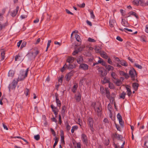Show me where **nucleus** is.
Returning <instances> with one entry per match:
<instances>
[{"label":"nucleus","instance_id":"12","mask_svg":"<svg viewBox=\"0 0 148 148\" xmlns=\"http://www.w3.org/2000/svg\"><path fill=\"white\" fill-rule=\"evenodd\" d=\"M139 2L142 4L144 3V1L143 0H134L132 1L133 3L137 5H138Z\"/></svg>","mask_w":148,"mask_h":148},{"label":"nucleus","instance_id":"46","mask_svg":"<svg viewBox=\"0 0 148 148\" xmlns=\"http://www.w3.org/2000/svg\"><path fill=\"white\" fill-rule=\"evenodd\" d=\"M67 67V65H66V64H65L64 66L62 67V68L61 69V71L63 72H64V70H65V68Z\"/></svg>","mask_w":148,"mask_h":148},{"label":"nucleus","instance_id":"1","mask_svg":"<svg viewBox=\"0 0 148 148\" xmlns=\"http://www.w3.org/2000/svg\"><path fill=\"white\" fill-rule=\"evenodd\" d=\"M91 106L94 108L98 116H101L102 114L101 104L99 103L93 102L92 103Z\"/></svg>","mask_w":148,"mask_h":148},{"label":"nucleus","instance_id":"17","mask_svg":"<svg viewBox=\"0 0 148 148\" xmlns=\"http://www.w3.org/2000/svg\"><path fill=\"white\" fill-rule=\"evenodd\" d=\"M14 74V71L13 70H10L9 71L8 76L9 77H12Z\"/></svg>","mask_w":148,"mask_h":148},{"label":"nucleus","instance_id":"13","mask_svg":"<svg viewBox=\"0 0 148 148\" xmlns=\"http://www.w3.org/2000/svg\"><path fill=\"white\" fill-rule=\"evenodd\" d=\"M98 58L99 60L98 61L97 63L98 64H101L103 66L105 65L106 64V62H104V61L100 57H98Z\"/></svg>","mask_w":148,"mask_h":148},{"label":"nucleus","instance_id":"57","mask_svg":"<svg viewBox=\"0 0 148 148\" xmlns=\"http://www.w3.org/2000/svg\"><path fill=\"white\" fill-rule=\"evenodd\" d=\"M65 11H66V12L68 14H70L71 15L73 14L71 12H70L69 10H68L67 9H66Z\"/></svg>","mask_w":148,"mask_h":148},{"label":"nucleus","instance_id":"35","mask_svg":"<svg viewBox=\"0 0 148 148\" xmlns=\"http://www.w3.org/2000/svg\"><path fill=\"white\" fill-rule=\"evenodd\" d=\"M55 142L53 145V147L54 148H55V147L56 146V145H57L58 142V138H57L56 137H55Z\"/></svg>","mask_w":148,"mask_h":148},{"label":"nucleus","instance_id":"27","mask_svg":"<svg viewBox=\"0 0 148 148\" xmlns=\"http://www.w3.org/2000/svg\"><path fill=\"white\" fill-rule=\"evenodd\" d=\"M5 52L3 50L1 51V60H3L5 58Z\"/></svg>","mask_w":148,"mask_h":148},{"label":"nucleus","instance_id":"61","mask_svg":"<svg viewBox=\"0 0 148 148\" xmlns=\"http://www.w3.org/2000/svg\"><path fill=\"white\" fill-rule=\"evenodd\" d=\"M22 42V40H21L17 42V46L18 47H19L20 46Z\"/></svg>","mask_w":148,"mask_h":148},{"label":"nucleus","instance_id":"63","mask_svg":"<svg viewBox=\"0 0 148 148\" xmlns=\"http://www.w3.org/2000/svg\"><path fill=\"white\" fill-rule=\"evenodd\" d=\"M86 23L88 25H89L90 26H92V24L91 23L90 21H88V20H87L86 21Z\"/></svg>","mask_w":148,"mask_h":148},{"label":"nucleus","instance_id":"31","mask_svg":"<svg viewBox=\"0 0 148 148\" xmlns=\"http://www.w3.org/2000/svg\"><path fill=\"white\" fill-rule=\"evenodd\" d=\"M78 86L77 84H75L73 86V88L72 89V91L73 92H76V90H77Z\"/></svg>","mask_w":148,"mask_h":148},{"label":"nucleus","instance_id":"47","mask_svg":"<svg viewBox=\"0 0 148 148\" xmlns=\"http://www.w3.org/2000/svg\"><path fill=\"white\" fill-rule=\"evenodd\" d=\"M117 117L118 120L122 119V117L119 113L117 115Z\"/></svg>","mask_w":148,"mask_h":148},{"label":"nucleus","instance_id":"25","mask_svg":"<svg viewBox=\"0 0 148 148\" xmlns=\"http://www.w3.org/2000/svg\"><path fill=\"white\" fill-rule=\"evenodd\" d=\"M120 63L122 66H127V63L124 60H121L120 61Z\"/></svg>","mask_w":148,"mask_h":148},{"label":"nucleus","instance_id":"30","mask_svg":"<svg viewBox=\"0 0 148 148\" xmlns=\"http://www.w3.org/2000/svg\"><path fill=\"white\" fill-rule=\"evenodd\" d=\"M126 95V93L124 92H123L120 95V98L123 99H124L125 97V96Z\"/></svg>","mask_w":148,"mask_h":148},{"label":"nucleus","instance_id":"38","mask_svg":"<svg viewBox=\"0 0 148 148\" xmlns=\"http://www.w3.org/2000/svg\"><path fill=\"white\" fill-rule=\"evenodd\" d=\"M6 25V23L2 24L0 22V30H2L3 28Z\"/></svg>","mask_w":148,"mask_h":148},{"label":"nucleus","instance_id":"41","mask_svg":"<svg viewBox=\"0 0 148 148\" xmlns=\"http://www.w3.org/2000/svg\"><path fill=\"white\" fill-rule=\"evenodd\" d=\"M100 90L102 94H103L105 93V90L103 87L102 86H101L100 87Z\"/></svg>","mask_w":148,"mask_h":148},{"label":"nucleus","instance_id":"23","mask_svg":"<svg viewBox=\"0 0 148 148\" xmlns=\"http://www.w3.org/2000/svg\"><path fill=\"white\" fill-rule=\"evenodd\" d=\"M74 61V58L72 57H69L67 60V62L70 63H72Z\"/></svg>","mask_w":148,"mask_h":148},{"label":"nucleus","instance_id":"22","mask_svg":"<svg viewBox=\"0 0 148 148\" xmlns=\"http://www.w3.org/2000/svg\"><path fill=\"white\" fill-rule=\"evenodd\" d=\"M83 60V58L81 56H79L77 59V63L79 64L82 63Z\"/></svg>","mask_w":148,"mask_h":148},{"label":"nucleus","instance_id":"53","mask_svg":"<svg viewBox=\"0 0 148 148\" xmlns=\"http://www.w3.org/2000/svg\"><path fill=\"white\" fill-rule=\"evenodd\" d=\"M29 92V90L27 88H26L25 91V94L26 96L28 95Z\"/></svg>","mask_w":148,"mask_h":148},{"label":"nucleus","instance_id":"20","mask_svg":"<svg viewBox=\"0 0 148 148\" xmlns=\"http://www.w3.org/2000/svg\"><path fill=\"white\" fill-rule=\"evenodd\" d=\"M100 54L101 56L103 58H105V59H107L108 58V56H107L106 53L105 52H101V53H100Z\"/></svg>","mask_w":148,"mask_h":148},{"label":"nucleus","instance_id":"18","mask_svg":"<svg viewBox=\"0 0 148 148\" xmlns=\"http://www.w3.org/2000/svg\"><path fill=\"white\" fill-rule=\"evenodd\" d=\"M116 21L114 19H110L109 21V25L111 27H114L115 23Z\"/></svg>","mask_w":148,"mask_h":148},{"label":"nucleus","instance_id":"58","mask_svg":"<svg viewBox=\"0 0 148 148\" xmlns=\"http://www.w3.org/2000/svg\"><path fill=\"white\" fill-rule=\"evenodd\" d=\"M116 39L117 40L121 42L123 41V39L122 38H121L119 36H117L116 38Z\"/></svg>","mask_w":148,"mask_h":148},{"label":"nucleus","instance_id":"29","mask_svg":"<svg viewBox=\"0 0 148 148\" xmlns=\"http://www.w3.org/2000/svg\"><path fill=\"white\" fill-rule=\"evenodd\" d=\"M5 12V9H3L2 10V12L0 13V20H1L3 19V15Z\"/></svg>","mask_w":148,"mask_h":148},{"label":"nucleus","instance_id":"59","mask_svg":"<svg viewBox=\"0 0 148 148\" xmlns=\"http://www.w3.org/2000/svg\"><path fill=\"white\" fill-rule=\"evenodd\" d=\"M71 126L68 124H67L66 126V129L68 130L69 131L71 129Z\"/></svg>","mask_w":148,"mask_h":148},{"label":"nucleus","instance_id":"43","mask_svg":"<svg viewBox=\"0 0 148 148\" xmlns=\"http://www.w3.org/2000/svg\"><path fill=\"white\" fill-rule=\"evenodd\" d=\"M90 15L91 18H92L94 19L95 18V16L93 13V12L92 11H90Z\"/></svg>","mask_w":148,"mask_h":148},{"label":"nucleus","instance_id":"28","mask_svg":"<svg viewBox=\"0 0 148 148\" xmlns=\"http://www.w3.org/2000/svg\"><path fill=\"white\" fill-rule=\"evenodd\" d=\"M56 102L57 106L60 107L61 106V102L59 99L58 98L56 97Z\"/></svg>","mask_w":148,"mask_h":148},{"label":"nucleus","instance_id":"5","mask_svg":"<svg viewBox=\"0 0 148 148\" xmlns=\"http://www.w3.org/2000/svg\"><path fill=\"white\" fill-rule=\"evenodd\" d=\"M82 139L84 143L86 145L88 143L87 137L84 134H82Z\"/></svg>","mask_w":148,"mask_h":148},{"label":"nucleus","instance_id":"64","mask_svg":"<svg viewBox=\"0 0 148 148\" xmlns=\"http://www.w3.org/2000/svg\"><path fill=\"white\" fill-rule=\"evenodd\" d=\"M145 31L146 33H148V25H146Z\"/></svg>","mask_w":148,"mask_h":148},{"label":"nucleus","instance_id":"39","mask_svg":"<svg viewBox=\"0 0 148 148\" xmlns=\"http://www.w3.org/2000/svg\"><path fill=\"white\" fill-rule=\"evenodd\" d=\"M88 41L90 42H96V40L94 39L91 38H89L88 39Z\"/></svg>","mask_w":148,"mask_h":148},{"label":"nucleus","instance_id":"34","mask_svg":"<svg viewBox=\"0 0 148 148\" xmlns=\"http://www.w3.org/2000/svg\"><path fill=\"white\" fill-rule=\"evenodd\" d=\"M95 51L96 53H100L101 52V49L98 47H96L95 48Z\"/></svg>","mask_w":148,"mask_h":148},{"label":"nucleus","instance_id":"48","mask_svg":"<svg viewBox=\"0 0 148 148\" xmlns=\"http://www.w3.org/2000/svg\"><path fill=\"white\" fill-rule=\"evenodd\" d=\"M51 108H52V111L53 112H54V110H55V111L57 110V108L56 107H55V106H54L53 105H51Z\"/></svg>","mask_w":148,"mask_h":148},{"label":"nucleus","instance_id":"36","mask_svg":"<svg viewBox=\"0 0 148 148\" xmlns=\"http://www.w3.org/2000/svg\"><path fill=\"white\" fill-rule=\"evenodd\" d=\"M106 97L108 99H109L110 97V92L106 89Z\"/></svg>","mask_w":148,"mask_h":148},{"label":"nucleus","instance_id":"51","mask_svg":"<svg viewBox=\"0 0 148 148\" xmlns=\"http://www.w3.org/2000/svg\"><path fill=\"white\" fill-rule=\"evenodd\" d=\"M115 97H111L110 98V100L111 103H113Z\"/></svg>","mask_w":148,"mask_h":148},{"label":"nucleus","instance_id":"45","mask_svg":"<svg viewBox=\"0 0 148 148\" xmlns=\"http://www.w3.org/2000/svg\"><path fill=\"white\" fill-rule=\"evenodd\" d=\"M76 148H81V145L80 143H78L76 144V145L75 146Z\"/></svg>","mask_w":148,"mask_h":148},{"label":"nucleus","instance_id":"40","mask_svg":"<svg viewBox=\"0 0 148 148\" xmlns=\"http://www.w3.org/2000/svg\"><path fill=\"white\" fill-rule=\"evenodd\" d=\"M111 76L114 79H116V75L115 72H112L111 74Z\"/></svg>","mask_w":148,"mask_h":148},{"label":"nucleus","instance_id":"32","mask_svg":"<svg viewBox=\"0 0 148 148\" xmlns=\"http://www.w3.org/2000/svg\"><path fill=\"white\" fill-rule=\"evenodd\" d=\"M75 37L76 40L79 42H81V39L80 38V36L78 34H76L75 35Z\"/></svg>","mask_w":148,"mask_h":148},{"label":"nucleus","instance_id":"21","mask_svg":"<svg viewBox=\"0 0 148 148\" xmlns=\"http://www.w3.org/2000/svg\"><path fill=\"white\" fill-rule=\"evenodd\" d=\"M114 82L117 85L119 86L121 85L122 83V82L119 79H116L115 81H114Z\"/></svg>","mask_w":148,"mask_h":148},{"label":"nucleus","instance_id":"19","mask_svg":"<svg viewBox=\"0 0 148 148\" xmlns=\"http://www.w3.org/2000/svg\"><path fill=\"white\" fill-rule=\"evenodd\" d=\"M16 87V86L11 83V84H9L8 86V88L9 91L10 92L11 90L14 89Z\"/></svg>","mask_w":148,"mask_h":148},{"label":"nucleus","instance_id":"26","mask_svg":"<svg viewBox=\"0 0 148 148\" xmlns=\"http://www.w3.org/2000/svg\"><path fill=\"white\" fill-rule=\"evenodd\" d=\"M78 128V127L77 125L73 126L71 129V133H73Z\"/></svg>","mask_w":148,"mask_h":148},{"label":"nucleus","instance_id":"52","mask_svg":"<svg viewBox=\"0 0 148 148\" xmlns=\"http://www.w3.org/2000/svg\"><path fill=\"white\" fill-rule=\"evenodd\" d=\"M108 62L109 64H110L112 65L113 64V63L111 60L110 58L108 59Z\"/></svg>","mask_w":148,"mask_h":148},{"label":"nucleus","instance_id":"7","mask_svg":"<svg viewBox=\"0 0 148 148\" xmlns=\"http://www.w3.org/2000/svg\"><path fill=\"white\" fill-rule=\"evenodd\" d=\"M125 87L127 90V95L129 97L130 96L132 93L130 89V87L128 85H126Z\"/></svg>","mask_w":148,"mask_h":148},{"label":"nucleus","instance_id":"2","mask_svg":"<svg viewBox=\"0 0 148 148\" xmlns=\"http://www.w3.org/2000/svg\"><path fill=\"white\" fill-rule=\"evenodd\" d=\"M29 68H27L26 71H21L18 77V80H21L24 79L25 77L27 76V72L29 71Z\"/></svg>","mask_w":148,"mask_h":148},{"label":"nucleus","instance_id":"55","mask_svg":"<svg viewBox=\"0 0 148 148\" xmlns=\"http://www.w3.org/2000/svg\"><path fill=\"white\" fill-rule=\"evenodd\" d=\"M119 124L121 126H123L124 124V122L123 121L122 119L119 120Z\"/></svg>","mask_w":148,"mask_h":148},{"label":"nucleus","instance_id":"62","mask_svg":"<svg viewBox=\"0 0 148 148\" xmlns=\"http://www.w3.org/2000/svg\"><path fill=\"white\" fill-rule=\"evenodd\" d=\"M51 40H49L48 41L47 44V47H49L50 45V43L51 42Z\"/></svg>","mask_w":148,"mask_h":148},{"label":"nucleus","instance_id":"10","mask_svg":"<svg viewBox=\"0 0 148 148\" xmlns=\"http://www.w3.org/2000/svg\"><path fill=\"white\" fill-rule=\"evenodd\" d=\"M93 120L92 118L90 117L88 118V124L89 127H91L93 126Z\"/></svg>","mask_w":148,"mask_h":148},{"label":"nucleus","instance_id":"42","mask_svg":"<svg viewBox=\"0 0 148 148\" xmlns=\"http://www.w3.org/2000/svg\"><path fill=\"white\" fill-rule=\"evenodd\" d=\"M19 81H20V80H18V79H17V81L15 79H14L12 83L13 84H14L16 86L18 83V82Z\"/></svg>","mask_w":148,"mask_h":148},{"label":"nucleus","instance_id":"15","mask_svg":"<svg viewBox=\"0 0 148 148\" xmlns=\"http://www.w3.org/2000/svg\"><path fill=\"white\" fill-rule=\"evenodd\" d=\"M75 98L77 101H79L81 100V94L79 92H78L77 95H75Z\"/></svg>","mask_w":148,"mask_h":148},{"label":"nucleus","instance_id":"4","mask_svg":"<svg viewBox=\"0 0 148 148\" xmlns=\"http://www.w3.org/2000/svg\"><path fill=\"white\" fill-rule=\"evenodd\" d=\"M129 73L132 79L134 80L135 77L136 76V72L135 70L133 68L131 69L129 71Z\"/></svg>","mask_w":148,"mask_h":148},{"label":"nucleus","instance_id":"33","mask_svg":"<svg viewBox=\"0 0 148 148\" xmlns=\"http://www.w3.org/2000/svg\"><path fill=\"white\" fill-rule=\"evenodd\" d=\"M132 86L134 90H136L138 88V84L137 83H134L132 84Z\"/></svg>","mask_w":148,"mask_h":148},{"label":"nucleus","instance_id":"16","mask_svg":"<svg viewBox=\"0 0 148 148\" xmlns=\"http://www.w3.org/2000/svg\"><path fill=\"white\" fill-rule=\"evenodd\" d=\"M128 14L129 15V16L127 17L130 16L131 15H133L136 17V18H138V15L135 12L133 11H130L128 13Z\"/></svg>","mask_w":148,"mask_h":148},{"label":"nucleus","instance_id":"49","mask_svg":"<svg viewBox=\"0 0 148 148\" xmlns=\"http://www.w3.org/2000/svg\"><path fill=\"white\" fill-rule=\"evenodd\" d=\"M34 139L37 140H38L40 138V136L39 135H37L34 136Z\"/></svg>","mask_w":148,"mask_h":148},{"label":"nucleus","instance_id":"54","mask_svg":"<svg viewBox=\"0 0 148 148\" xmlns=\"http://www.w3.org/2000/svg\"><path fill=\"white\" fill-rule=\"evenodd\" d=\"M63 78V76H61V77H60L58 80L59 82H60V83H61L62 82Z\"/></svg>","mask_w":148,"mask_h":148},{"label":"nucleus","instance_id":"11","mask_svg":"<svg viewBox=\"0 0 148 148\" xmlns=\"http://www.w3.org/2000/svg\"><path fill=\"white\" fill-rule=\"evenodd\" d=\"M18 7H17L16 9L15 10H14L13 11H12L11 12V16L13 17L15 16L17 13V12L18 11Z\"/></svg>","mask_w":148,"mask_h":148},{"label":"nucleus","instance_id":"9","mask_svg":"<svg viewBox=\"0 0 148 148\" xmlns=\"http://www.w3.org/2000/svg\"><path fill=\"white\" fill-rule=\"evenodd\" d=\"M105 68L108 71H112L114 70V68L110 65H107L106 64L105 65H104Z\"/></svg>","mask_w":148,"mask_h":148},{"label":"nucleus","instance_id":"50","mask_svg":"<svg viewBox=\"0 0 148 148\" xmlns=\"http://www.w3.org/2000/svg\"><path fill=\"white\" fill-rule=\"evenodd\" d=\"M124 31L125 32H127V31L129 32H132V31L131 29H128L127 28H125L124 29Z\"/></svg>","mask_w":148,"mask_h":148},{"label":"nucleus","instance_id":"56","mask_svg":"<svg viewBox=\"0 0 148 148\" xmlns=\"http://www.w3.org/2000/svg\"><path fill=\"white\" fill-rule=\"evenodd\" d=\"M109 88L111 89H113L114 88V85L112 84L109 83Z\"/></svg>","mask_w":148,"mask_h":148},{"label":"nucleus","instance_id":"3","mask_svg":"<svg viewBox=\"0 0 148 148\" xmlns=\"http://www.w3.org/2000/svg\"><path fill=\"white\" fill-rule=\"evenodd\" d=\"M97 68L98 70L99 73L101 77H104L106 75L107 73L104 70V69L103 68L99 67L98 66Z\"/></svg>","mask_w":148,"mask_h":148},{"label":"nucleus","instance_id":"8","mask_svg":"<svg viewBox=\"0 0 148 148\" xmlns=\"http://www.w3.org/2000/svg\"><path fill=\"white\" fill-rule=\"evenodd\" d=\"M23 60V58L22 57V55L20 54H18L17 55H16L15 58V61H19L21 62Z\"/></svg>","mask_w":148,"mask_h":148},{"label":"nucleus","instance_id":"24","mask_svg":"<svg viewBox=\"0 0 148 148\" xmlns=\"http://www.w3.org/2000/svg\"><path fill=\"white\" fill-rule=\"evenodd\" d=\"M72 75V73L71 72H70L68 73L66 76V80L69 81L71 78V76Z\"/></svg>","mask_w":148,"mask_h":148},{"label":"nucleus","instance_id":"14","mask_svg":"<svg viewBox=\"0 0 148 148\" xmlns=\"http://www.w3.org/2000/svg\"><path fill=\"white\" fill-rule=\"evenodd\" d=\"M119 74L122 76H124L126 78H128L129 77V76L127 73H125L123 71H121L119 72Z\"/></svg>","mask_w":148,"mask_h":148},{"label":"nucleus","instance_id":"44","mask_svg":"<svg viewBox=\"0 0 148 148\" xmlns=\"http://www.w3.org/2000/svg\"><path fill=\"white\" fill-rule=\"evenodd\" d=\"M134 66L139 69H141L142 68V66L136 63L135 64Z\"/></svg>","mask_w":148,"mask_h":148},{"label":"nucleus","instance_id":"37","mask_svg":"<svg viewBox=\"0 0 148 148\" xmlns=\"http://www.w3.org/2000/svg\"><path fill=\"white\" fill-rule=\"evenodd\" d=\"M103 82L104 83H109L110 82L108 79H107L106 77H105L103 80Z\"/></svg>","mask_w":148,"mask_h":148},{"label":"nucleus","instance_id":"6","mask_svg":"<svg viewBox=\"0 0 148 148\" xmlns=\"http://www.w3.org/2000/svg\"><path fill=\"white\" fill-rule=\"evenodd\" d=\"M79 68L82 70H86L88 69V66L85 64H82L80 65Z\"/></svg>","mask_w":148,"mask_h":148},{"label":"nucleus","instance_id":"60","mask_svg":"<svg viewBox=\"0 0 148 148\" xmlns=\"http://www.w3.org/2000/svg\"><path fill=\"white\" fill-rule=\"evenodd\" d=\"M51 132H52V134H53V136H56V134L54 130L53 129L51 128Z\"/></svg>","mask_w":148,"mask_h":148}]
</instances>
